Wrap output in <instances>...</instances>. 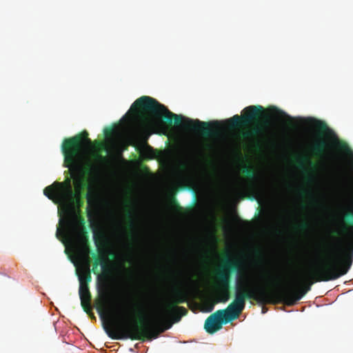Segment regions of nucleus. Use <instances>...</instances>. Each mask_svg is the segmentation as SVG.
I'll list each match as a JSON object with an SVG mask.
<instances>
[{
	"label": "nucleus",
	"instance_id": "obj_1",
	"mask_svg": "<svg viewBox=\"0 0 353 353\" xmlns=\"http://www.w3.org/2000/svg\"><path fill=\"white\" fill-rule=\"evenodd\" d=\"M97 253L92 252L94 259L92 272L99 273L98 266L103 271L108 267V255L115 256L114 252L108 253L106 245H148L150 252V299L130 301L125 307L117 310V314H123L121 319L110 318L103 323V329L112 339H130L143 341H152L154 339V244H95Z\"/></svg>",
	"mask_w": 353,
	"mask_h": 353
},
{
	"label": "nucleus",
	"instance_id": "obj_2",
	"mask_svg": "<svg viewBox=\"0 0 353 353\" xmlns=\"http://www.w3.org/2000/svg\"><path fill=\"white\" fill-rule=\"evenodd\" d=\"M92 142L88 138L87 131L65 139L61 145L64 157V166L69 168L74 179L76 192L63 209V217L60 218L56 236L61 243H90L86 221L81 208L83 202L81 198L84 187L83 177L90 173L93 166L87 161L85 145L90 146Z\"/></svg>",
	"mask_w": 353,
	"mask_h": 353
},
{
	"label": "nucleus",
	"instance_id": "obj_3",
	"mask_svg": "<svg viewBox=\"0 0 353 353\" xmlns=\"http://www.w3.org/2000/svg\"><path fill=\"white\" fill-rule=\"evenodd\" d=\"M180 261L176 252L169 251V328L188 314V310L179 305L188 302L194 283L189 273L176 268Z\"/></svg>",
	"mask_w": 353,
	"mask_h": 353
},
{
	"label": "nucleus",
	"instance_id": "obj_4",
	"mask_svg": "<svg viewBox=\"0 0 353 353\" xmlns=\"http://www.w3.org/2000/svg\"><path fill=\"white\" fill-rule=\"evenodd\" d=\"M256 288L247 273H238L235 283L234 301L225 310H219L205 320L204 328L209 334H214L222 328L223 324L236 319L245 309L247 300H257Z\"/></svg>",
	"mask_w": 353,
	"mask_h": 353
},
{
	"label": "nucleus",
	"instance_id": "obj_5",
	"mask_svg": "<svg viewBox=\"0 0 353 353\" xmlns=\"http://www.w3.org/2000/svg\"><path fill=\"white\" fill-rule=\"evenodd\" d=\"M173 123L181 125L185 130L199 132L205 137L216 134L221 128L219 121L205 122L186 118L170 112L166 106L156 100V134L168 137Z\"/></svg>",
	"mask_w": 353,
	"mask_h": 353
},
{
	"label": "nucleus",
	"instance_id": "obj_6",
	"mask_svg": "<svg viewBox=\"0 0 353 353\" xmlns=\"http://www.w3.org/2000/svg\"><path fill=\"white\" fill-rule=\"evenodd\" d=\"M133 132L147 141L154 134V99L142 96L132 104L125 116Z\"/></svg>",
	"mask_w": 353,
	"mask_h": 353
},
{
	"label": "nucleus",
	"instance_id": "obj_7",
	"mask_svg": "<svg viewBox=\"0 0 353 353\" xmlns=\"http://www.w3.org/2000/svg\"><path fill=\"white\" fill-rule=\"evenodd\" d=\"M65 252L74 263L79 268L77 269V274L80 285H88L91 281L90 272V244H63Z\"/></svg>",
	"mask_w": 353,
	"mask_h": 353
},
{
	"label": "nucleus",
	"instance_id": "obj_8",
	"mask_svg": "<svg viewBox=\"0 0 353 353\" xmlns=\"http://www.w3.org/2000/svg\"><path fill=\"white\" fill-rule=\"evenodd\" d=\"M240 263L237 260L230 257H226L223 260L222 269L217 274L219 282L220 301L222 303H225L230 299V272H237Z\"/></svg>",
	"mask_w": 353,
	"mask_h": 353
},
{
	"label": "nucleus",
	"instance_id": "obj_9",
	"mask_svg": "<svg viewBox=\"0 0 353 353\" xmlns=\"http://www.w3.org/2000/svg\"><path fill=\"white\" fill-rule=\"evenodd\" d=\"M265 110L261 105H250L245 108L243 114H236L225 121L226 126L234 129L240 126L248 125L252 123H258Z\"/></svg>",
	"mask_w": 353,
	"mask_h": 353
},
{
	"label": "nucleus",
	"instance_id": "obj_10",
	"mask_svg": "<svg viewBox=\"0 0 353 353\" xmlns=\"http://www.w3.org/2000/svg\"><path fill=\"white\" fill-rule=\"evenodd\" d=\"M43 194L56 204L66 203L74 195L70 179L63 182L55 181L43 190Z\"/></svg>",
	"mask_w": 353,
	"mask_h": 353
},
{
	"label": "nucleus",
	"instance_id": "obj_11",
	"mask_svg": "<svg viewBox=\"0 0 353 353\" xmlns=\"http://www.w3.org/2000/svg\"><path fill=\"white\" fill-rule=\"evenodd\" d=\"M242 172L251 180L247 183L245 189L255 198L265 197L268 192V187L265 181L260 179L254 170L250 167H244Z\"/></svg>",
	"mask_w": 353,
	"mask_h": 353
},
{
	"label": "nucleus",
	"instance_id": "obj_12",
	"mask_svg": "<svg viewBox=\"0 0 353 353\" xmlns=\"http://www.w3.org/2000/svg\"><path fill=\"white\" fill-rule=\"evenodd\" d=\"M304 121L310 126L315 128L323 133H327L333 137L335 146L345 154L350 157H353V152L349 145L344 141H340L334 132L327 127V124L321 120L314 118H307Z\"/></svg>",
	"mask_w": 353,
	"mask_h": 353
},
{
	"label": "nucleus",
	"instance_id": "obj_13",
	"mask_svg": "<svg viewBox=\"0 0 353 353\" xmlns=\"http://www.w3.org/2000/svg\"><path fill=\"white\" fill-rule=\"evenodd\" d=\"M141 213L134 203L125 205L124 216V227L130 232H135L141 224Z\"/></svg>",
	"mask_w": 353,
	"mask_h": 353
},
{
	"label": "nucleus",
	"instance_id": "obj_14",
	"mask_svg": "<svg viewBox=\"0 0 353 353\" xmlns=\"http://www.w3.org/2000/svg\"><path fill=\"white\" fill-rule=\"evenodd\" d=\"M94 243H154V174L150 177V240L147 241H99L94 238Z\"/></svg>",
	"mask_w": 353,
	"mask_h": 353
},
{
	"label": "nucleus",
	"instance_id": "obj_15",
	"mask_svg": "<svg viewBox=\"0 0 353 353\" xmlns=\"http://www.w3.org/2000/svg\"><path fill=\"white\" fill-rule=\"evenodd\" d=\"M222 221L225 232L236 231L241 235H248L252 232V225L247 221H240L234 224L227 219H223Z\"/></svg>",
	"mask_w": 353,
	"mask_h": 353
},
{
	"label": "nucleus",
	"instance_id": "obj_16",
	"mask_svg": "<svg viewBox=\"0 0 353 353\" xmlns=\"http://www.w3.org/2000/svg\"><path fill=\"white\" fill-rule=\"evenodd\" d=\"M86 199L88 202L86 213L91 225L99 212V199L97 192L95 191L91 192L90 190L86 194Z\"/></svg>",
	"mask_w": 353,
	"mask_h": 353
},
{
	"label": "nucleus",
	"instance_id": "obj_17",
	"mask_svg": "<svg viewBox=\"0 0 353 353\" xmlns=\"http://www.w3.org/2000/svg\"><path fill=\"white\" fill-rule=\"evenodd\" d=\"M79 294L81 299V305L83 310L92 318L95 319L94 314L92 312L91 294L88 285H85L81 283V285H79Z\"/></svg>",
	"mask_w": 353,
	"mask_h": 353
},
{
	"label": "nucleus",
	"instance_id": "obj_18",
	"mask_svg": "<svg viewBox=\"0 0 353 353\" xmlns=\"http://www.w3.org/2000/svg\"><path fill=\"white\" fill-rule=\"evenodd\" d=\"M176 186L174 183H169L166 187L165 202L164 204V210L166 213H170L174 209L180 208L175 198Z\"/></svg>",
	"mask_w": 353,
	"mask_h": 353
},
{
	"label": "nucleus",
	"instance_id": "obj_19",
	"mask_svg": "<svg viewBox=\"0 0 353 353\" xmlns=\"http://www.w3.org/2000/svg\"><path fill=\"white\" fill-rule=\"evenodd\" d=\"M110 293L108 289H105L104 291L100 292V302L99 303V306L97 307V312L102 318L105 312L108 311V300H109Z\"/></svg>",
	"mask_w": 353,
	"mask_h": 353
},
{
	"label": "nucleus",
	"instance_id": "obj_20",
	"mask_svg": "<svg viewBox=\"0 0 353 353\" xmlns=\"http://www.w3.org/2000/svg\"><path fill=\"white\" fill-rule=\"evenodd\" d=\"M327 147V142L323 139H319L313 143L312 151L314 154L322 156L325 154Z\"/></svg>",
	"mask_w": 353,
	"mask_h": 353
},
{
	"label": "nucleus",
	"instance_id": "obj_21",
	"mask_svg": "<svg viewBox=\"0 0 353 353\" xmlns=\"http://www.w3.org/2000/svg\"><path fill=\"white\" fill-rule=\"evenodd\" d=\"M272 110L280 117L286 119V124L290 127L294 128V119L291 116L286 114L284 111L278 109L276 107H273Z\"/></svg>",
	"mask_w": 353,
	"mask_h": 353
},
{
	"label": "nucleus",
	"instance_id": "obj_22",
	"mask_svg": "<svg viewBox=\"0 0 353 353\" xmlns=\"http://www.w3.org/2000/svg\"><path fill=\"white\" fill-rule=\"evenodd\" d=\"M262 127L261 125H259L258 123L252 128L251 132H245L243 134V137H248L249 136H250L251 134H253V135H256V134H259V133H261L262 132Z\"/></svg>",
	"mask_w": 353,
	"mask_h": 353
},
{
	"label": "nucleus",
	"instance_id": "obj_23",
	"mask_svg": "<svg viewBox=\"0 0 353 353\" xmlns=\"http://www.w3.org/2000/svg\"><path fill=\"white\" fill-rule=\"evenodd\" d=\"M307 163L312 168H314L315 166V164L313 161H311V159L308 157H304L301 158V165H303V163Z\"/></svg>",
	"mask_w": 353,
	"mask_h": 353
},
{
	"label": "nucleus",
	"instance_id": "obj_24",
	"mask_svg": "<svg viewBox=\"0 0 353 353\" xmlns=\"http://www.w3.org/2000/svg\"><path fill=\"white\" fill-rule=\"evenodd\" d=\"M114 133V129L112 128H107L104 130V134L107 137H112Z\"/></svg>",
	"mask_w": 353,
	"mask_h": 353
},
{
	"label": "nucleus",
	"instance_id": "obj_25",
	"mask_svg": "<svg viewBox=\"0 0 353 353\" xmlns=\"http://www.w3.org/2000/svg\"><path fill=\"white\" fill-rule=\"evenodd\" d=\"M134 261V259L132 256H128L125 258V261L128 262L129 263H132Z\"/></svg>",
	"mask_w": 353,
	"mask_h": 353
},
{
	"label": "nucleus",
	"instance_id": "obj_26",
	"mask_svg": "<svg viewBox=\"0 0 353 353\" xmlns=\"http://www.w3.org/2000/svg\"><path fill=\"white\" fill-rule=\"evenodd\" d=\"M150 158L154 159V150L152 148H150Z\"/></svg>",
	"mask_w": 353,
	"mask_h": 353
},
{
	"label": "nucleus",
	"instance_id": "obj_27",
	"mask_svg": "<svg viewBox=\"0 0 353 353\" xmlns=\"http://www.w3.org/2000/svg\"><path fill=\"white\" fill-rule=\"evenodd\" d=\"M155 152H156V159H157V158L159 157V156L160 154V152H159V150L156 149Z\"/></svg>",
	"mask_w": 353,
	"mask_h": 353
},
{
	"label": "nucleus",
	"instance_id": "obj_28",
	"mask_svg": "<svg viewBox=\"0 0 353 353\" xmlns=\"http://www.w3.org/2000/svg\"><path fill=\"white\" fill-rule=\"evenodd\" d=\"M270 276H265V281H270Z\"/></svg>",
	"mask_w": 353,
	"mask_h": 353
},
{
	"label": "nucleus",
	"instance_id": "obj_29",
	"mask_svg": "<svg viewBox=\"0 0 353 353\" xmlns=\"http://www.w3.org/2000/svg\"><path fill=\"white\" fill-rule=\"evenodd\" d=\"M270 276H265V281H270Z\"/></svg>",
	"mask_w": 353,
	"mask_h": 353
},
{
	"label": "nucleus",
	"instance_id": "obj_30",
	"mask_svg": "<svg viewBox=\"0 0 353 353\" xmlns=\"http://www.w3.org/2000/svg\"><path fill=\"white\" fill-rule=\"evenodd\" d=\"M270 276H265V281H270Z\"/></svg>",
	"mask_w": 353,
	"mask_h": 353
},
{
	"label": "nucleus",
	"instance_id": "obj_31",
	"mask_svg": "<svg viewBox=\"0 0 353 353\" xmlns=\"http://www.w3.org/2000/svg\"><path fill=\"white\" fill-rule=\"evenodd\" d=\"M270 276H265V281H270Z\"/></svg>",
	"mask_w": 353,
	"mask_h": 353
},
{
	"label": "nucleus",
	"instance_id": "obj_32",
	"mask_svg": "<svg viewBox=\"0 0 353 353\" xmlns=\"http://www.w3.org/2000/svg\"><path fill=\"white\" fill-rule=\"evenodd\" d=\"M265 310H266V309H265V307H263V308H262V312H263V313H265Z\"/></svg>",
	"mask_w": 353,
	"mask_h": 353
},
{
	"label": "nucleus",
	"instance_id": "obj_33",
	"mask_svg": "<svg viewBox=\"0 0 353 353\" xmlns=\"http://www.w3.org/2000/svg\"><path fill=\"white\" fill-rule=\"evenodd\" d=\"M101 159L104 160L105 159V157H103L102 156H100L99 157Z\"/></svg>",
	"mask_w": 353,
	"mask_h": 353
}]
</instances>
